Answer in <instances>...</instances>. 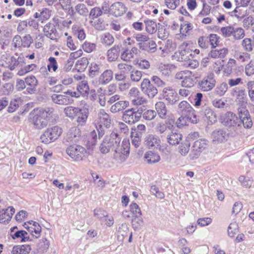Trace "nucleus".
Returning a JSON list of instances; mask_svg holds the SVG:
<instances>
[{"instance_id": "nucleus-29", "label": "nucleus", "mask_w": 254, "mask_h": 254, "mask_svg": "<svg viewBox=\"0 0 254 254\" xmlns=\"http://www.w3.org/2000/svg\"><path fill=\"white\" fill-rule=\"evenodd\" d=\"M31 247L29 245L14 246L12 250V254H29L31 251Z\"/></svg>"}, {"instance_id": "nucleus-21", "label": "nucleus", "mask_w": 254, "mask_h": 254, "mask_svg": "<svg viewBox=\"0 0 254 254\" xmlns=\"http://www.w3.org/2000/svg\"><path fill=\"white\" fill-rule=\"evenodd\" d=\"M113 78V71L111 69H106L99 76L98 82L101 85H106L109 83Z\"/></svg>"}, {"instance_id": "nucleus-58", "label": "nucleus", "mask_w": 254, "mask_h": 254, "mask_svg": "<svg viewBox=\"0 0 254 254\" xmlns=\"http://www.w3.org/2000/svg\"><path fill=\"white\" fill-rule=\"evenodd\" d=\"M48 62L49 64L47 65V68L49 71H51V69L54 72L56 71L58 68V65L56 59L54 57H50L48 59Z\"/></svg>"}, {"instance_id": "nucleus-2", "label": "nucleus", "mask_w": 254, "mask_h": 254, "mask_svg": "<svg viewBox=\"0 0 254 254\" xmlns=\"http://www.w3.org/2000/svg\"><path fill=\"white\" fill-rule=\"evenodd\" d=\"M223 125L228 127L230 136H235L241 133L243 129L241 122L237 116L231 112H227L222 122Z\"/></svg>"}, {"instance_id": "nucleus-5", "label": "nucleus", "mask_w": 254, "mask_h": 254, "mask_svg": "<svg viewBox=\"0 0 254 254\" xmlns=\"http://www.w3.org/2000/svg\"><path fill=\"white\" fill-rule=\"evenodd\" d=\"M25 63V59L23 57L8 56L7 55H2L0 60V65L8 67L11 70H14L18 66H22Z\"/></svg>"}, {"instance_id": "nucleus-34", "label": "nucleus", "mask_w": 254, "mask_h": 254, "mask_svg": "<svg viewBox=\"0 0 254 254\" xmlns=\"http://www.w3.org/2000/svg\"><path fill=\"white\" fill-rule=\"evenodd\" d=\"M38 111L40 113L42 116H43V117L47 119L48 122L51 119L53 118L55 116L54 109L52 107L42 108Z\"/></svg>"}, {"instance_id": "nucleus-55", "label": "nucleus", "mask_w": 254, "mask_h": 254, "mask_svg": "<svg viewBox=\"0 0 254 254\" xmlns=\"http://www.w3.org/2000/svg\"><path fill=\"white\" fill-rule=\"evenodd\" d=\"M130 211L135 217H140L142 215L139 206L134 202H132L129 205Z\"/></svg>"}, {"instance_id": "nucleus-46", "label": "nucleus", "mask_w": 254, "mask_h": 254, "mask_svg": "<svg viewBox=\"0 0 254 254\" xmlns=\"http://www.w3.org/2000/svg\"><path fill=\"white\" fill-rule=\"evenodd\" d=\"M27 233L24 230H18L11 234V237L13 239L20 238L22 242L27 241L29 237H27Z\"/></svg>"}, {"instance_id": "nucleus-37", "label": "nucleus", "mask_w": 254, "mask_h": 254, "mask_svg": "<svg viewBox=\"0 0 254 254\" xmlns=\"http://www.w3.org/2000/svg\"><path fill=\"white\" fill-rule=\"evenodd\" d=\"M228 53V50L223 48L220 49L212 50L209 56L213 58H223Z\"/></svg>"}, {"instance_id": "nucleus-11", "label": "nucleus", "mask_w": 254, "mask_h": 254, "mask_svg": "<svg viewBox=\"0 0 254 254\" xmlns=\"http://www.w3.org/2000/svg\"><path fill=\"white\" fill-rule=\"evenodd\" d=\"M163 96L167 103L170 105L175 104L179 100V97L175 89L171 87H167L163 90Z\"/></svg>"}, {"instance_id": "nucleus-1", "label": "nucleus", "mask_w": 254, "mask_h": 254, "mask_svg": "<svg viewBox=\"0 0 254 254\" xmlns=\"http://www.w3.org/2000/svg\"><path fill=\"white\" fill-rule=\"evenodd\" d=\"M121 138L119 134L112 132L106 136L100 146L102 153L106 154L111 150L114 151V158L119 163L126 161L129 153L130 143L128 139H124L120 145Z\"/></svg>"}, {"instance_id": "nucleus-41", "label": "nucleus", "mask_w": 254, "mask_h": 254, "mask_svg": "<svg viewBox=\"0 0 254 254\" xmlns=\"http://www.w3.org/2000/svg\"><path fill=\"white\" fill-rule=\"evenodd\" d=\"M208 141L205 139H200L195 141L193 145V147L197 149L201 152L208 147Z\"/></svg>"}, {"instance_id": "nucleus-17", "label": "nucleus", "mask_w": 254, "mask_h": 254, "mask_svg": "<svg viewBox=\"0 0 254 254\" xmlns=\"http://www.w3.org/2000/svg\"><path fill=\"white\" fill-rule=\"evenodd\" d=\"M43 31L45 36L52 40H57L59 37L55 26L50 22L45 25Z\"/></svg>"}, {"instance_id": "nucleus-56", "label": "nucleus", "mask_w": 254, "mask_h": 254, "mask_svg": "<svg viewBox=\"0 0 254 254\" xmlns=\"http://www.w3.org/2000/svg\"><path fill=\"white\" fill-rule=\"evenodd\" d=\"M245 35L244 30L241 27L234 28L233 36L235 40H240Z\"/></svg>"}, {"instance_id": "nucleus-4", "label": "nucleus", "mask_w": 254, "mask_h": 254, "mask_svg": "<svg viewBox=\"0 0 254 254\" xmlns=\"http://www.w3.org/2000/svg\"><path fill=\"white\" fill-rule=\"evenodd\" d=\"M144 111H145V106L133 107L126 110L122 116L123 120L130 125L134 124L140 119L142 113Z\"/></svg>"}, {"instance_id": "nucleus-47", "label": "nucleus", "mask_w": 254, "mask_h": 254, "mask_svg": "<svg viewBox=\"0 0 254 254\" xmlns=\"http://www.w3.org/2000/svg\"><path fill=\"white\" fill-rule=\"evenodd\" d=\"M49 247V242L46 238H42L40 240L37 245V250L39 252L44 253L47 251Z\"/></svg>"}, {"instance_id": "nucleus-45", "label": "nucleus", "mask_w": 254, "mask_h": 254, "mask_svg": "<svg viewBox=\"0 0 254 254\" xmlns=\"http://www.w3.org/2000/svg\"><path fill=\"white\" fill-rule=\"evenodd\" d=\"M94 216L100 222H103L105 218L108 217V213L106 211L101 208H96L94 210Z\"/></svg>"}, {"instance_id": "nucleus-7", "label": "nucleus", "mask_w": 254, "mask_h": 254, "mask_svg": "<svg viewBox=\"0 0 254 254\" xmlns=\"http://www.w3.org/2000/svg\"><path fill=\"white\" fill-rule=\"evenodd\" d=\"M62 133V129L58 126L48 128L40 137L41 141L49 144L57 139Z\"/></svg>"}, {"instance_id": "nucleus-19", "label": "nucleus", "mask_w": 254, "mask_h": 254, "mask_svg": "<svg viewBox=\"0 0 254 254\" xmlns=\"http://www.w3.org/2000/svg\"><path fill=\"white\" fill-rule=\"evenodd\" d=\"M143 142L146 146L151 148L156 146H159L160 140L159 137L155 134H148L144 137Z\"/></svg>"}, {"instance_id": "nucleus-57", "label": "nucleus", "mask_w": 254, "mask_h": 254, "mask_svg": "<svg viewBox=\"0 0 254 254\" xmlns=\"http://www.w3.org/2000/svg\"><path fill=\"white\" fill-rule=\"evenodd\" d=\"M207 37L209 38V44L211 45V48H215L219 43V37L216 34H211Z\"/></svg>"}, {"instance_id": "nucleus-60", "label": "nucleus", "mask_w": 254, "mask_h": 254, "mask_svg": "<svg viewBox=\"0 0 254 254\" xmlns=\"http://www.w3.org/2000/svg\"><path fill=\"white\" fill-rule=\"evenodd\" d=\"M76 11L80 15L86 16L88 12V10L86 5L83 3H79L75 6Z\"/></svg>"}, {"instance_id": "nucleus-23", "label": "nucleus", "mask_w": 254, "mask_h": 254, "mask_svg": "<svg viewBox=\"0 0 254 254\" xmlns=\"http://www.w3.org/2000/svg\"><path fill=\"white\" fill-rule=\"evenodd\" d=\"M229 135H230L229 132L227 133L223 129H216L212 132L211 134L213 141H217L218 142L224 141Z\"/></svg>"}, {"instance_id": "nucleus-25", "label": "nucleus", "mask_w": 254, "mask_h": 254, "mask_svg": "<svg viewBox=\"0 0 254 254\" xmlns=\"http://www.w3.org/2000/svg\"><path fill=\"white\" fill-rule=\"evenodd\" d=\"M128 106V101L119 100L112 105L110 110L112 113L115 114L124 111Z\"/></svg>"}, {"instance_id": "nucleus-33", "label": "nucleus", "mask_w": 254, "mask_h": 254, "mask_svg": "<svg viewBox=\"0 0 254 254\" xmlns=\"http://www.w3.org/2000/svg\"><path fill=\"white\" fill-rule=\"evenodd\" d=\"M81 108L72 106H68L64 108V113L66 117L70 119H75L77 114L80 112Z\"/></svg>"}, {"instance_id": "nucleus-53", "label": "nucleus", "mask_w": 254, "mask_h": 254, "mask_svg": "<svg viewBox=\"0 0 254 254\" xmlns=\"http://www.w3.org/2000/svg\"><path fill=\"white\" fill-rule=\"evenodd\" d=\"M228 90V84L225 82H223L217 86L215 89V93L219 96L224 95Z\"/></svg>"}, {"instance_id": "nucleus-36", "label": "nucleus", "mask_w": 254, "mask_h": 254, "mask_svg": "<svg viewBox=\"0 0 254 254\" xmlns=\"http://www.w3.org/2000/svg\"><path fill=\"white\" fill-rule=\"evenodd\" d=\"M89 62L87 58L83 57L77 60L75 65V70L82 72L87 68Z\"/></svg>"}, {"instance_id": "nucleus-32", "label": "nucleus", "mask_w": 254, "mask_h": 254, "mask_svg": "<svg viewBox=\"0 0 254 254\" xmlns=\"http://www.w3.org/2000/svg\"><path fill=\"white\" fill-rule=\"evenodd\" d=\"M192 108L188 102L182 101L179 104L177 111L181 115L185 116L188 112L192 111Z\"/></svg>"}, {"instance_id": "nucleus-28", "label": "nucleus", "mask_w": 254, "mask_h": 254, "mask_svg": "<svg viewBox=\"0 0 254 254\" xmlns=\"http://www.w3.org/2000/svg\"><path fill=\"white\" fill-rule=\"evenodd\" d=\"M52 101L56 104L66 105L70 103V99L64 95L54 94L52 95Z\"/></svg>"}, {"instance_id": "nucleus-49", "label": "nucleus", "mask_w": 254, "mask_h": 254, "mask_svg": "<svg viewBox=\"0 0 254 254\" xmlns=\"http://www.w3.org/2000/svg\"><path fill=\"white\" fill-rule=\"evenodd\" d=\"M77 89L79 94L86 95L89 92V88L86 81H82L77 86Z\"/></svg>"}, {"instance_id": "nucleus-61", "label": "nucleus", "mask_w": 254, "mask_h": 254, "mask_svg": "<svg viewBox=\"0 0 254 254\" xmlns=\"http://www.w3.org/2000/svg\"><path fill=\"white\" fill-rule=\"evenodd\" d=\"M248 95L252 102H254V81H249L247 84Z\"/></svg>"}, {"instance_id": "nucleus-43", "label": "nucleus", "mask_w": 254, "mask_h": 254, "mask_svg": "<svg viewBox=\"0 0 254 254\" xmlns=\"http://www.w3.org/2000/svg\"><path fill=\"white\" fill-rule=\"evenodd\" d=\"M101 43L106 46L111 45L114 42V37L109 33H105L101 36Z\"/></svg>"}, {"instance_id": "nucleus-16", "label": "nucleus", "mask_w": 254, "mask_h": 254, "mask_svg": "<svg viewBox=\"0 0 254 254\" xmlns=\"http://www.w3.org/2000/svg\"><path fill=\"white\" fill-rule=\"evenodd\" d=\"M109 9L111 14L116 17H118L123 15L127 9L123 3L117 2L112 4Z\"/></svg>"}, {"instance_id": "nucleus-63", "label": "nucleus", "mask_w": 254, "mask_h": 254, "mask_svg": "<svg viewBox=\"0 0 254 254\" xmlns=\"http://www.w3.org/2000/svg\"><path fill=\"white\" fill-rule=\"evenodd\" d=\"M36 67L37 65L35 64H28L24 67L21 68L17 73L19 75H23L28 72L33 70Z\"/></svg>"}, {"instance_id": "nucleus-20", "label": "nucleus", "mask_w": 254, "mask_h": 254, "mask_svg": "<svg viewBox=\"0 0 254 254\" xmlns=\"http://www.w3.org/2000/svg\"><path fill=\"white\" fill-rule=\"evenodd\" d=\"M192 51L188 47L187 44H183L180 47L179 59L182 61H188L190 57L193 58Z\"/></svg>"}, {"instance_id": "nucleus-51", "label": "nucleus", "mask_w": 254, "mask_h": 254, "mask_svg": "<svg viewBox=\"0 0 254 254\" xmlns=\"http://www.w3.org/2000/svg\"><path fill=\"white\" fill-rule=\"evenodd\" d=\"M238 114L239 119L244 118L245 117L250 115L249 111L247 109V104L238 105Z\"/></svg>"}, {"instance_id": "nucleus-62", "label": "nucleus", "mask_w": 254, "mask_h": 254, "mask_svg": "<svg viewBox=\"0 0 254 254\" xmlns=\"http://www.w3.org/2000/svg\"><path fill=\"white\" fill-rule=\"evenodd\" d=\"M198 44L202 49H206L209 46V38L207 36L200 37L198 39Z\"/></svg>"}, {"instance_id": "nucleus-26", "label": "nucleus", "mask_w": 254, "mask_h": 254, "mask_svg": "<svg viewBox=\"0 0 254 254\" xmlns=\"http://www.w3.org/2000/svg\"><path fill=\"white\" fill-rule=\"evenodd\" d=\"M103 65L101 63H91L89 65V76L91 78H94L101 73V68Z\"/></svg>"}, {"instance_id": "nucleus-14", "label": "nucleus", "mask_w": 254, "mask_h": 254, "mask_svg": "<svg viewBox=\"0 0 254 254\" xmlns=\"http://www.w3.org/2000/svg\"><path fill=\"white\" fill-rule=\"evenodd\" d=\"M31 119L32 124L36 129H41L43 128L48 124L47 119L43 117L39 111L34 115Z\"/></svg>"}, {"instance_id": "nucleus-59", "label": "nucleus", "mask_w": 254, "mask_h": 254, "mask_svg": "<svg viewBox=\"0 0 254 254\" xmlns=\"http://www.w3.org/2000/svg\"><path fill=\"white\" fill-rule=\"evenodd\" d=\"M142 116L144 119L147 121H151L153 120L156 116V112L153 110H148L146 111H143Z\"/></svg>"}, {"instance_id": "nucleus-48", "label": "nucleus", "mask_w": 254, "mask_h": 254, "mask_svg": "<svg viewBox=\"0 0 254 254\" xmlns=\"http://www.w3.org/2000/svg\"><path fill=\"white\" fill-rule=\"evenodd\" d=\"M172 67V65L161 64L159 66L158 71L164 76H169L171 73Z\"/></svg>"}, {"instance_id": "nucleus-3", "label": "nucleus", "mask_w": 254, "mask_h": 254, "mask_svg": "<svg viewBox=\"0 0 254 254\" xmlns=\"http://www.w3.org/2000/svg\"><path fill=\"white\" fill-rule=\"evenodd\" d=\"M111 120L108 114L104 109L99 111L96 121V128L99 137H102L105 133V128H108L111 126Z\"/></svg>"}, {"instance_id": "nucleus-24", "label": "nucleus", "mask_w": 254, "mask_h": 254, "mask_svg": "<svg viewBox=\"0 0 254 254\" xmlns=\"http://www.w3.org/2000/svg\"><path fill=\"white\" fill-rule=\"evenodd\" d=\"M25 80L26 84L30 86L26 89L28 93L30 94L34 93L38 83L35 76L33 75L28 76L25 78Z\"/></svg>"}, {"instance_id": "nucleus-38", "label": "nucleus", "mask_w": 254, "mask_h": 254, "mask_svg": "<svg viewBox=\"0 0 254 254\" xmlns=\"http://www.w3.org/2000/svg\"><path fill=\"white\" fill-rule=\"evenodd\" d=\"M101 137L99 136L97 129L96 130H92L88 138L87 144L89 147H91L95 145L97 143L98 139H99Z\"/></svg>"}, {"instance_id": "nucleus-42", "label": "nucleus", "mask_w": 254, "mask_h": 254, "mask_svg": "<svg viewBox=\"0 0 254 254\" xmlns=\"http://www.w3.org/2000/svg\"><path fill=\"white\" fill-rule=\"evenodd\" d=\"M194 85V80L191 76V72H187L186 77L182 81V85L185 87H191Z\"/></svg>"}, {"instance_id": "nucleus-64", "label": "nucleus", "mask_w": 254, "mask_h": 254, "mask_svg": "<svg viewBox=\"0 0 254 254\" xmlns=\"http://www.w3.org/2000/svg\"><path fill=\"white\" fill-rule=\"evenodd\" d=\"M193 28L192 25L187 21H185L181 24L180 31L183 34L189 33V31Z\"/></svg>"}, {"instance_id": "nucleus-50", "label": "nucleus", "mask_w": 254, "mask_h": 254, "mask_svg": "<svg viewBox=\"0 0 254 254\" xmlns=\"http://www.w3.org/2000/svg\"><path fill=\"white\" fill-rule=\"evenodd\" d=\"M169 126H168L166 124L163 123H159L156 127V132L162 135H166L167 132H169L170 130L168 129Z\"/></svg>"}, {"instance_id": "nucleus-12", "label": "nucleus", "mask_w": 254, "mask_h": 254, "mask_svg": "<svg viewBox=\"0 0 254 254\" xmlns=\"http://www.w3.org/2000/svg\"><path fill=\"white\" fill-rule=\"evenodd\" d=\"M163 140L165 139L169 144L175 145L179 143L182 139V135L176 130H169L166 135L161 136Z\"/></svg>"}, {"instance_id": "nucleus-40", "label": "nucleus", "mask_w": 254, "mask_h": 254, "mask_svg": "<svg viewBox=\"0 0 254 254\" xmlns=\"http://www.w3.org/2000/svg\"><path fill=\"white\" fill-rule=\"evenodd\" d=\"M234 57L240 63H245L250 60L251 55L248 53L238 51L235 52Z\"/></svg>"}, {"instance_id": "nucleus-15", "label": "nucleus", "mask_w": 254, "mask_h": 254, "mask_svg": "<svg viewBox=\"0 0 254 254\" xmlns=\"http://www.w3.org/2000/svg\"><path fill=\"white\" fill-rule=\"evenodd\" d=\"M29 224L28 225L27 223H25L24 227L27 229L28 232L33 236L36 238L40 237L41 232V227L38 223L30 221L27 222Z\"/></svg>"}, {"instance_id": "nucleus-35", "label": "nucleus", "mask_w": 254, "mask_h": 254, "mask_svg": "<svg viewBox=\"0 0 254 254\" xmlns=\"http://www.w3.org/2000/svg\"><path fill=\"white\" fill-rule=\"evenodd\" d=\"M144 23L145 25V29L149 34H153L157 30V25L156 22L149 19H145Z\"/></svg>"}, {"instance_id": "nucleus-13", "label": "nucleus", "mask_w": 254, "mask_h": 254, "mask_svg": "<svg viewBox=\"0 0 254 254\" xmlns=\"http://www.w3.org/2000/svg\"><path fill=\"white\" fill-rule=\"evenodd\" d=\"M231 95L235 97L238 105L247 104V98L244 88H233L231 91Z\"/></svg>"}, {"instance_id": "nucleus-22", "label": "nucleus", "mask_w": 254, "mask_h": 254, "mask_svg": "<svg viewBox=\"0 0 254 254\" xmlns=\"http://www.w3.org/2000/svg\"><path fill=\"white\" fill-rule=\"evenodd\" d=\"M137 45L139 49L148 53H153L157 50V45L153 40L149 41L146 43H138Z\"/></svg>"}, {"instance_id": "nucleus-8", "label": "nucleus", "mask_w": 254, "mask_h": 254, "mask_svg": "<svg viewBox=\"0 0 254 254\" xmlns=\"http://www.w3.org/2000/svg\"><path fill=\"white\" fill-rule=\"evenodd\" d=\"M66 153L73 160L79 161L83 160L86 154V150L82 146L69 145L66 150Z\"/></svg>"}, {"instance_id": "nucleus-10", "label": "nucleus", "mask_w": 254, "mask_h": 254, "mask_svg": "<svg viewBox=\"0 0 254 254\" xmlns=\"http://www.w3.org/2000/svg\"><path fill=\"white\" fill-rule=\"evenodd\" d=\"M80 136V129L76 127H72L68 131L64 139V142L69 144H73L79 140Z\"/></svg>"}, {"instance_id": "nucleus-30", "label": "nucleus", "mask_w": 254, "mask_h": 254, "mask_svg": "<svg viewBox=\"0 0 254 254\" xmlns=\"http://www.w3.org/2000/svg\"><path fill=\"white\" fill-rule=\"evenodd\" d=\"M202 112L207 121L210 124H213L217 121V117L215 114L209 107H203Z\"/></svg>"}, {"instance_id": "nucleus-27", "label": "nucleus", "mask_w": 254, "mask_h": 254, "mask_svg": "<svg viewBox=\"0 0 254 254\" xmlns=\"http://www.w3.org/2000/svg\"><path fill=\"white\" fill-rule=\"evenodd\" d=\"M155 109L156 114L162 119H166L167 118V109L165 104L162 101H159L155 104Z\"/></svg>"}, {"instance_id": "nucleus-44", "label": "nucleus", "mask_w": 254, "mask_h": 254, "mask_svg": "<svg viewBox=\"0 0 254 254\" xmlns=\"http://www.w3.org/2000/svg\"><path fill=\"white\" fill-rule=\"evenodd\" d=\"M121 51V58L124 61H130L133 58V56L131 55V52H130L127 47H123L122 46Z\"/></svg>"}, {"instance_id": "nucleus-31", "label": "nucleus", "mask_w": 254, "mask_h": 254, "mask_svg": "<svg viewBox=\"0 0 254 254\" xmlns=\"http://www.w3.org/2000/svg\"><path fill=\"white\" fill-rule=\"evenodd\" d=\"M88 117V111L86 109H81L80 112L76 116V122L79 126H84Z\"/></svg>"}, {"instance_id": "nucleus-18", "label": "nucleus", "mask_w": 254, "mask_h": 254, "mask_svg": "<svg viewBox=\"0 0 254 254\" xmlns=\"http://www.w3.org/2000/svg\"><path fill=\"white\" fill-rule=\"evenodd\" d=\"M122 49V44H119L115 45L111 49L108 50L107 53L108 62H112L117 60L119 56Z\"/></svg>"}, {"instance_id": "nucleus-39", "label": "nucleus", "mask_w": 254, "mask_h": 254, "mask_svg": "<svg viewBox=\"0 0 254 254\" xmlns=\"http://www.w3.org/2000/svg\"><path fill=\"white\" fill-rule=\"evenodd\" d=\"M144 158L148 164H153L158 162L160 159V156L154 152L149 151L145 154Z\"/></svg>"}, {"instance_id": "nucleus-54", "label": "nucleus", "mask_w": 254, "mask_h": 254, "mask_svg": "<svg viewBox=\"0 0 254 254\" xmlns=\"http://www.w3.org/2000/svg\"><path fill=\"white\" fill-rule=\"evenodd\" d=\"M241 122V125L243 124L244 128L249 129L251 128L253 126V122L250 115L245 117L244 118L239 119Z\"/></svg>"}, {"instance_id": "nucleus-6", "label": "nucleus", "mask_w": 254, "mask_h": 254, "mask_svg": "<svg viewBox=\"0 0 254 254\" xmlns=\"http://www.w3.org/2000/svg\"><path fill=\"white\" fill-rule=\"evenodd\" d=\"M216 82L214 73L213 72H209L198 81L197 87L201 91L208 92L215 87Z\"/></svg>"}, {"instance_id": "nucleus-9", "label": "nucleus", "mask_w": 254, "mask_h": 254, "mask_svg": "<svg viewBox=\"0 0 254 254\" xmlns=\"http://www.w3.org/2000/svg\"><path fill=\"white\" fill-rule=\"evenodd\" d=\"M140 88L142 92L150 98L154 97L158 93L156 87L154 86L148 78L143 79Z\"/></svg>"}, {"instance_id": "nucleus-52", "label": "nucleus", "mask_w": 254, "mask_h": 254, "mask_svg": "<svg viewBox=\"0 0 254 254\" xmlns=\"http://www.w3.org/2000/svg\"><path fill=\"white\" fill-rule=\"evenodd\" d=\"M238 225L235 222L230 224L228 228V235L232 238L238 232Z\"/></svg>"}]
</instances>
